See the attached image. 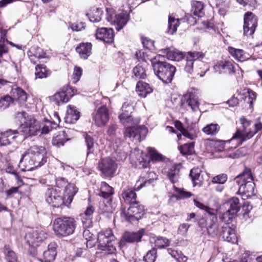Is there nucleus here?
Here are the masks:
<instances>
[{
	"label": "nucleus",
	"mask_w": 262,
	"mask_h": 262,
	"mask_svg": "<svg viewBox=\"0 0 262 262\" xmlns=\"http://www.w3.org/2000/svg\"><path fill=\"white\" fill-rule=\"evenodd\" d=\"M85 142L86 146V156L88 157L91 154H93L95 151L94 142L93 138L86 135L85 136Z\"/></svg>",
	"instance_id": "44"
},
{
	"label": "nucleus",
	"mask_w": 262,
	"mask_h": 262,
	"mask_svg": "<svg viewBox=\"0 0 262 262\" xmlns=\"http://www.w3.org/2000/svg\"><path fill=\"white\" fill-rule=\"evenodd\" d=\"M133 106L128 102H124L122 105L121 113L119 115L120 122L124 125H134L140 122V119L135 118L133 115Z\"/></svg>",
	"instance_id": "7"
},
{
	"label": "nucleus",
	"mask_w": 262,
	"mask_h": 262,
	"mask_svg": "<svg viewBox=\"0 0 262 262\" xmlns=\"http://www.w3.org/2000/svg\"><path fill=\"white\" fill-rule=\"evenodd\" d=\"M136 91L140 96L145 98L152 92V89L148 83L140 81L136 85Z\"/></svg>",
	"instance_id": "30"
},
{
	"label": "nucleus",
	"mask_w": 262,
	"mask_h": 262,
	"mask_svg": "<svg viewBox=\"0 0 262 262\" xmlns=\"http://www.w3.org/2000/svg\"><path fill=\"white\" fill-rule=\"evenodd\" d=\"M98 168L104 176L112 177L117 170V164L114 160L105 158L100 160L98 163Z\"/></svg>",
	"instance_id": "8"
},
{
	"label": "nucleus",
	"mask_w": 262,
	"mask_h": 262,
	"mask_svg": "<svg viewBox=\"0 0 262 262\" xmlns=\"http://www.w3.org/2000/svg\"><path fill=\"white\" fill-rule=\"evenodd\" d=\"M144 214V206L137 202L130 205L126 211H123L121 213V217L126 222L134 223L141 219Z\"/></svg>",
	"instance_id": "6"
},
{
	"label": "nucleus",
	"mask_w": 262,
	"mask_h": 262,
	"mask_svg": "<svg viewBox=\"0 0 262 262\" xmlns=\"http://www.w3.org/2000/svg\"><path fill=\"white\" fill-rule=\"evenodd\" d=\"M45 154L44 147L36 145L31 146L23 155L19 161V166H24L26 170H31L34 168L41 166L47 162Z\"/></svg>",
	"instance_id": "1"
},
{
	"label": "nucleus",
	"mask_w": 262,
	"mask_h": 262,
	"mask_svg": "<svg viewBox=\"0 0 262 262\" xmlns=\"http://www.w3.org/2000/svg\"><path fill=\"white\" fill-rule=\"evenodd\" d=\"M189 176L193 183V186H201L204 181L202 171L198 168H193L190 170Z\"/></svg>",
	"instance_id": "25"
},
{
	"label": "nucleus",
	"mask_w": 262,
	"mask_h": 262,
	"mask_svg": "<svg viewBox=\"0 0 262 262\" xmlns=\"http://www.w3.org/2000/svg\"><path fill=\"white\" fill-rule=\"evenodd\" d=\"M142 151L138 148H135L132 150L130 154V158L132 161L134 162L136 166L140 167H147L149 163V161H147L143 157Z\"/></svg>",
	"instance_id": "17"
},
{
	"label": "nucleus",
	"mask_w": 262,
	"mask_h": 262,
	"mask_svg": "<svg viewBox=\"0 0 262 262\" xmlns=\"http://www.w3.org/2000/svg\"><path fill=\"white\" fill-rule=\"evenodd\" d=\"M156 258V250L152 249L148 251L143 257V260L145 262H155Z\"/></svg>",
	"instance_id": "59"
},
{
	"label": "nucleus",
	"mask_w": 262,
	"mask_h": 262,
	"mask_svg": "<svg viewBox=\"0 0 262 262\" xmlns=\"http://www.w3.org/2000/svg\"><path fill=\"white\" fill-rule=\"evenodd\" d=\"M122 197L124 199V201L129 204L132 205L134 202H137L136 199V193L134 190L128 189L124 190L122 193Z\"/></svg>",
	"instance_id": "34"
},
{
	"label": "nucleus",
	"mask_w": 262,
	"mask_h": 262,
	"mask_svg": "<svg viewBox=\"0 0 262 262\" xmlns=\"http://www.w3.org/2000/svg\"><path fill=\"white\" fill-rule=\"evenodd\" d=\"M144 232V229H143L136 232H125L120 241V246H124L126 243H134L140 242Z\"/></svg>",
	"instance_id": "14"
},
{
	"label": "nucleus",
	"mask_w": 262,
	"mask_h": 262,
	"mask_svg": "<svg viewBox=\"0 0 262 262\" xmlns=\"http://www.w3.org/2000/svg\"><path fill=\"white\" fill-rule=\"evenodd\" d=\"M225 141L223 140L215 141L213 143V147L216 151H223L225 148Z\"/></svg>",
	"instance_id": "62"
},
{
	"label": "nucleus",
	"mask_w": 262,
	"mask_h": 262,
	"mask_svg": "<svg viewBox=\"0 0 262 262\" xmlns=\"http://www.w3.org/2000/svg\"><path fill=\"white\" fill-rule=\"evenodd\" d=\"M214 70L216 72L219 71L220 73L221 70H224L229 74L235 72L233 63L229 61H220L214 66Z\"/></svg>",
	"instance_id": "26"
},
{
	"label": "nucleus",
	"mask_w": 262,
	"mask_h": 262,
	"mask_svg": "<svg viewBox=\"0 0 262 262\" xmlns=\"http://www.w3.org/2000/svg\"><path fill=\"white\" fill-rule=\"evenodd\" d=\"M19 132L16 129H9L0 134V145L7 146L12 143L18 136Z\"/></svg>",
	"instance_id": "16"
},
{
	"label": "nucleus",
	"mask_w": 262,
	"mask_h": 262,
	"mask_svg": "<svg viewBox=\"0 0 262 262\" xmlns=\"http://www.w3.org/2000/svg\"><path fill=\"white\" fill-rule=\"evenodd\" d=\"M166 56L168 59L174 61H179L183 58L182 53L176 50H168Z\"/></svg>",
	"instance_id": "47"
},
{
	"label": "nucleus",
	"mask_w": 262,
	"mask_h": 262,
	"mask_svg": "<svg viewBox=\"0 0 262 262\" xmlns=\"http://www.w3.org/2000/svg\"><path fill=\"white\" fill-rule=\"evenodd\" d=\"M114 32L111 28H101L98 29L96 33L97 39L106 43H112L114 40Z\"/></svg>",
	"instance_id": "19"
},
{
	"label": "nucleus",
	"mask_w": 262,
	"mask_h": 262,
	"mask_svg": "<svg viewBox=\"0 0 262 262\" xmlns=\"http://www.w3.org/2000/svg\"><path fill=\"white\" fill-rule=\"evenodd\" d=\"M102 13L103 12L101 9L96 8L94 9L92 13L89 14L88 15H89V18L91 21L97 23L101 20Z\"/></svg>",
	"instance_id": "46"
},
{
	"label": "nucleus",
	"mask_w": 262,
	"mask_h": 262,
	"mask_svg": "<svg viewBox=\"0 0 262 262\" xmlns=\"http://www.w3.org/2000/svg\"><path fill=\"white\" fill-rule=\"evenodd\" d=\"M170 241L164 237L159 236L155 241V246L158 248H163L168 246L170 244Z\"/></svg>",
	"instance_id": "52"
},
{
	"label": "nucleus",
	"mask_w": 262,
	"mask_h": 262,
	"mask_svg": "<svg viewBox=\"0 0 262 262\" xmlns=\"http://www.w3.org/2000/svg\"><path fill=\"white\" fill-rule=\"evenodd\" d=\"M234 181L239 186L238 192L241 194L243 199H247L255 195V184L251 170L246 168L241 174L236 176Z\"/></svg>",
	"instance_id": "2"
},
{
	"label": "nucleus",
	"mask_w": 262,
	"mask_h": 262,
	"mask_svg": "<svg viewBox=\"0 0 262 262\" xmlns=\"http://www.w3.org/2000/svg\"><path fill=\"white\" fill-rule=\"evenodd\" d=\"M76 226L75 220L69 216H62L55 219L52 225L55 234L60 237H67L73 234Z\"/></svg>",
	"instance_id": "3"
},
{
	"label": "nucleus",
	"mask_w": 262,
	"mask_h": 262,
	"mask_svg": "<svg viewBox=\"0 0 262 262\" xmlns=\"http://www.w3.org/2000/svg\"><path fill=\"white\" fill-rule=\"evenodd\" d=\"M191 13L193 15L201 17L204 16V5L202 2L194 1L192 2Z\"/></svg>",
	"instance_id": "32"
},
{
	"label": "nucleus",
	"mask_w": 262,
	"mask_h": 262,
	"mask_svg": "<svg viewBox=\"0 0 262 262\" xmlns=\"http://www.w3.org/2000/svg\"><path fill=\"white\" fill-rule=\"evenodd\" d=\"M4 252L7 262H18L15 253L9 246H5Z\"/></svg>",
	"instance_id": "42"
},
{
	"label": "nucleus",
	"mask_w": 262,
	"mask_h": 262,
	"mask_svg": "<svg viewBox=\"0 0 262 262\" xmlns=\"http://www.w3.org/2000/svg\"><path fill=\"white\" fill-rule=\"evenodd\" d=\"M57 244L55 242L50 243L47 249L43 253V258L39 259L40 262H53L57 255Z\"/></svg>",
	"instance_id": "18"
},
{
	"label": "nucleus",
	"mask_w": 262,
	"mask_h": 262,
	"mask_svg": "<svg viewBox=\"0 0 262 262\" xmlns=\"http://www.w3.org/2000/svg\"><path fill=\"white\" fill-rule=\"evenodd\" d=\"M179 25L180 23L179 19H175L173 17L169 16L168 33L170 34H173L177 31V28Z\"/></svg>",
	"instance_id": "43"
},
{
	"label": "nucleus",
	"mask_w": 262,
	"mask_h": 262,
	"mask_svg": "<svg viewBox=\"0 0 262 262\" xmlns=\"http://www.w3.org/2000/svg\"><path fill=\"white\" fill-rule=\"evenodd\" d=\"M114 194L113 188L109 186L106 182H102L101 184L100 192L99 195L104 199L109 198Z\"/></svg>",
	"instance_id": "35"
},
{
	"label": "nucleus",
	"mask_w": 262,
	"mask_h": 262,
	"mask_svg": "<svg viewBox=\"0 0 262 262\" xmlns=\"http://www.w3.org/2000/svg\"><path fill=\"white\" fill-rule=\"evenodd\" d=\"M147 133V128L144 126H133L126 127L124 134L126 137H133L134 139L140 142L145 138Z\"/></svg>",
	"instance_id": "12"
},
{
	"label": "nucleus",
	"mask_w": 262,
	"mask_h": 262,
	"mask_svg": "<svg viewBox=\"0 0 262 262\" xmlns=\"http://www.w3.org/2000/svg\"><path fill=\"white\" fill-rule=\"evenodd\" d=\"M39 123L34 119H31L22 124L20 126V132L25 137L35 136L40 132Z\"/></svg>",
	"instance_id": "11"
},
{
	"label": "nucleus",
	"mask_w": 262,
	"mask_h": 262,
	"mask_svg": "<svg viewBox=\"0 0 262 262\" xmlns=\"http://www.w3.org/2000/svg\"><path fill=\"white\" fill-rule=\"evenodd\" d=\"M194 204L196 207L200 208L201 210H203L205 211L206 212H207L209 214L211 215H215L216 213V210L209 208V207L205 205L201 202L196 200H194L193 201Z\"/></svg>",
	"instance_id": "48"
},
{
	"label": "nucleus",
	"mask_w": 262,
	"mask_h": 262,
	"mask_svg": "<svg viewBox=\"0 0 262 262\" xmlns=\"http://www.w3.org/2000/svg\"><path fill=\"white\" fill-rule=\"evenodd\" d=\"M78 189L74 185L72 184H68L65 187L64 192V199L66 204H70L72 200L73 196L77 192Z\"/></svg>",
	"instance_id": "29"
},
{
	"label": "nucleus",
	"mask_w": 262,
	"mask_h": 262,
	"mask_svg": "<svg viewBox=\"0 0 262 262\" xmlns=\"http://www.w3.org/2000/svg\"><path fill=\"white\" fill-rule=\"evenodd\" d=\"M134 75L138 78L144 79L146 77L144 69L140 65H137L133 69Z\"/></svg>",
	"instance_id": "56"
},
{
	"label": "nucleus",
	"mask_w": 262,
	"mask_h": 262,
	"mask_svg": "<svg viewBox=\"0 0 262 262\" xmlns=\"http://www.w3.org/2000/svg\"><path fill=\"white\" fill-rule=\"evenodd\" d=\"M178 148L183 155H191L194 152V142L184 144Z\"/></svg>",
	"instance_id": "37"
},
{
	"label": "nucleus",
	"mask_w": 262,
	"mask_h": 262,
	"mask_svg": "<svg viewBox=\"0 0 262 262\" xmlns=\"http://www.w3.org/2000/svg\"><path fill=\"white\" fill-rule=\"evenodd\" d=\"M129 14L127 12H122L116 14L113 20L116 24V29L117 31L120 30L126 24L129 20Z\"/></svg>",
	"instance_id": "24"
},
{
	"label": "nucleus",
	"mask_w": 262,
	"mask_h": 262,
	"mask_svg": "<svg viewBox=\"0 0 262 262\" xmlns=\"http://www.w3.org/2000/svg\"><path fill=\"white\" fill-rule=\"evenodd\" d=\"M235 216L236 214L233 213V212H231L230 210L228 209L220 216V219L222 221L227 224H229L232 221V219Z\"/></svg>",
	"instance_id": "58"
},
{
	"label": "nucleus",
	"mask_w": 262,
	"mask_h": 262,
	"mask_svg": "<svg viewBox=\"0 0 262 262\" xmlns=\"http://www.w3.org/2000/svg\"><path fill=\"white\" fill-rule=\"evenodd\" d=\"M179 173V169L176 167L173 166L168 170L167 177L172 183H175L178 181Z\"/></svg>",
	"instance_id": "45"
},
{
	"label": "nucleus",
	"mask_w": 262,
	"mask_h": 262,
	"mask_svg": "<svg viewBox=\"0 0 262 262\" xmlns=\"http://www.w3.org/2000/svg\"><path fill=\"white\" fill-rule=\"evenodd\" d=\"M53 101L59 105L60 103L67 102L69 100V97L64 91H61L56 93L52 98Z\"/></svg>",
	"instance_id": "41"
},
{
	"label": "nucleus",
	"mask_w": 262,
	"mask_h": 262,
	"mask_svg": "<svg viewBox=\"0 0 262 262\" xmlns=\"http://www.w3.org/2000/svg\"><path fill=\"white\" fill-rule=\"evenodd\" d=\"M114 240L115 236L111 230H106L99 233L97 236L99 249L105 251L107 254L114 253L116 251L113 243Z\"/></svg>",
	"instance_id": "5"
},
{
	"label": "nucleus",
	"mask_w": 262,
	"mask_h": 262,
	"mask_svg": "<svg viewBox=\"0 0 262 262\" xmlns=\"http://www.w3.org/2000/svg\"><path fill=\"white\" fill-rule=\"evenodd\" d=\"M257 25V18L251 12H247L244 17V35L249 36L253 35Z\"/></svg>",
	"instance_id": "9"
},
{
	"label": "nucleus",
	"mask_w": 262,
	"mask_h": 262,
	"mask_svg": "<svg viewBox=\"0 0 262 262\" xmlns=\"http://www.w3.org/2000/svg\"><path fill=\"white\" fill-rule=\"evenodd\" d=\"M76 51L81 58L86 59L91 54L92 44L89 42L81 43L76 47Z\"/></svg>",
	"instance_id": "27"
},
{
	"label": "nucleus",
	"mask_w": 262,
	"mask_h": 262,
	"mask_svg": "<svg viewBox=\"0 0 262 262\" xmlns=\"http://www.w3.org/2000/svg\"><path fill=\"white\" fill-rule=\"evenodd\" d=\"M93 120L98 126H103L109 120V112L106 106L100 107L93 116Z\"/></svg>",
	"instance_id": "15"
},
{
	"label": "nucleus",
	"mask_w": 262,
	"mask_h": 262,
	"mask_svg": "<svg viewBox=\"0 0 262 262\" xmlns=\"http://www.w3.org/2000/svg\"><path fill=\"white\" fill-rule=\"evenodd\" d=\"M82 73V70L81 68L75 67L73 74V79L74 83H76L79 80Z\"/></svg>",
	"instance_id": "61"
},
{
	"label": "nucleus",
	"mask_w": 262,
	"mask_h": 262,
	"mask_svg": "<svg viewBox=\"0 0 262 262\" xmlns=\"http://www.w3.org/2000/svg\"><path fill=\"white\" fill-rule=\"evenodd\" d=\"M262 129V123L258 122L254 124V130H249L248 133L245 135L244 140H248L251 139L258 131Z\"/></svg>",
	"instance_id": "53"
},
{
	"label": "nucleus",
	"mask_w": 262,
	"mask_h": 262,
	"mask_svg": "<svg viewBox=\"0 0 262 262\" xmlns=\"http://www.w3.org/2000/svg\"><path fill=\"white\" fill-rule=\"evenodd\" d=\"M151 63L154 72L159 79L165 83L171 82L176 71L174 66L166 62L157 61L156 59Z\"/></svg>",
	"instance_id": "4"
},
{
	"label": "nucleus",
	"mask_w": 262,
	"mask_h": 262,
	"mask_svg": "<svg viewBox=\"0 0 262 262\" xmlns=\"http://www.w3.org/2000/svg\"><path fill=\"white\" fill-rule=\"evenodd\" d=\"M221 235L224 241L229 243L234 244L236 243L237 241L234 230L227 225L223 226Z\"/></svg>",
	"instance_id": "22"
},
{
	"label": "nucleus",
	"mask_w": 262,
	"mask_h": 262,
	"mask_svg": "<svg viewBox=\"0 0 262 262\" xmlns=\"http://www.w3.org/2000/svg\"><path fill=\"white\" fill-rule=\"evenodd\" d=\"M64 133L62 132L59 134L57 136L54 137L52 139V144L53 145L58 147L63 146L68 139H64Z\"/></svg>",
	"instance_id": "49"
},
{
	"label": "nucleus",
	"mask_w": 262,
	"mask_h": 262,
	"mask_svg": "<svg viewBox=\"0 0 262 262\" xmlns=\"http://www.w3.org/2000/svg\"><path fill=\"white\" fill-rule=\"evenodd\" d=\"M237 93L238 95L243 96L242 98L245 99V100L249 103L250 106L252 105L253 100L256 99V93L248 89H241L240 91H237Z\"/></svg>",
	"instance_id": "31"
},
{
	"label": "nucleus",
	"mask_w": 262,
	"mask_h": 262,
	"mask_svg": "<svg viewBox=\"0 0 262 262\" xmlns=\"http://www.w3.org/2000/svg\"><path fill=\"white\" fill-rule=\"evenodd\" d=\"M254 259V257L252 255L250 254V252L247 251L243 254L241 262H252Z\"/></svg>",
	"instance_id": "64"
},
{
	"label": "nucleus",
	"mask_w": 262,
	"mask_h": 262,
	"mask_svg": "<svg viewBox=\"0 0 262 262\" xmlns=\"http://www.w3.org/2000/svg\"><path fill=\"white\" fill-rule=\"evenodd\" d=\"M186 57L187 59L192 60L194 62H199L200 59H202L204 57V54L202 52L197 51L189 52Z\"/></svg>",
	"instance_id": "51"
},
{
	"label": "nucleus",
	"mask_w": 262,
	"mask_h": 262,
	"mask_svg": "<svg viewBox=\"0 0 262 262\" xmlns=\"http://www.w3.org/2000/svg\"><path fill=\"white\" fill-rule=\"evenodd\" d=\"M149 159L153 162H159L162 160L163 156L152 148H148Z\"/></svg>",
	"instance_id": "50"
},
{
	"label": "nucleus",
	"mask_w": 262,
	"mask_h": 262,
	"mask_svg": "<svg viewBox=\"0 0 262 262\" xmlns=\"http://www.w3.org/2000/svg\"><path fill=\"white\" fill-rule=\"evenodd\" d=\"M220 129V127L217 124L211 123L205 126L202 131L207 135L213 136L219 132Z\"/></svg>",
	"instance_id": "40"
},
{
	"label": "nucleus",
	"mask_w": 262,
	"mask_h": 262,
	"mask_svg": "<svg viewBox=\"0 0 262 262\" xmlns=\"http://www.w3.org/2000/svg\"><path fill=\"white\" fill-rule=\"evenodd\" d=\"M35 78H43L47 77L50 72L43 64H38L35 67Z\"/></svg>",
	"instance_id": "36"
},
{
	"label": "nucleus",
	"mask_w": 262,
	"mask_h": 262,
	"mask_svg": "<svg viewBox=\"0 0 262 262\" xmlns=\"http://www.w3.org/2000/svg\"><path fill=\"white\" fill-rule=\"evenodd\" d=\"M227 180V176L226 174H220L214 177L212 179V183L213 184H224Z\"/></svg>",
	"instance_id": "60"
},
{
	"label": "nucleus",
	"mask_w": 262,
	"mask_h": 262,
	"mask_svg": "<svg viewBox=\"0 0 262 262\" xmlns=\"http://www.w3.org/2000/svg\"><path fill=\"white\" fill-rule=\"evenodd\" d=\"M46 201L52 206L59 207L63 204H66L65 201L56 189L53 188H48L46 193Z\"/></svg>",
	"instance_id": "13"
},
{
	"label": "nucleus",
	"mask_w": 262,
	"mask_h": 262,
	"mask_svg": "<svg viewBox=\"0 0 262 262\" xmlns=\"http://www.w3.org/2000/svg\"><path fill=\"white\" fill-rule=\"evenodd\" d=\"M156 174L154 172H150L148 173V177L146 178V180L142 183H140L137 188H135L136 190H139L140 189L145 186L147 183H151L155 179H156Z\"/></svg>",
	"instance_id": "57"
},
{
	"label": "nucleus",
	"mask_w": 262,
	"mask_h": 262,
	"mask_svg": "<svg viewBox=\"0 0 262 262\" xmlns=\"http://www.w3.org/2000/svg\"><path fill=\"white\" fill-rule=\"evenodd\" d=\"M79 117L80 112L76 110L75 107L69 106L67 119H69L71 123H74L79 119Z\"/></svg>",
	"instance_id": "39"
},
{
	"label": "nucleus",
	"mask_w": 262,
	"mask_h": 262,
	"mask_svg": "<svg viewBox=\"0 0 262 262\" xmlns=\"http://www.w3.org/2000/svg\"><path fill=\"white\" fill-rule=\"evenodd\" d=\"M227 205L229 206L228 209L235 214H236L240 210L239 201L236 197H232L227 202Z\"/></svg>",
	"instance_id": "38"
},
{
	"label": "nucleus",
	"mask_w": 262,
	"mask_h": 262,
	"mask_svg": "<svg viewBox=\"0 0 262 262\" xmlns=\"http://www.w3.org/2000/svg\"><path fill=\"white\" fill-rule=\"evenodd\" d=\"M246 148L242 147L238 149L235 152L232 153L229 155V157L231 158H237L240 156H244L247 154Z\"/></svg>",
	"instance_id": "63"
},
{
	"label": "nucleus",
	"mask_w": 262,
	"mask_h": 262,
	"mask_svg": "<svg viewBox=\"0 0 262 262\" xmlns=\"http://www.w3.org/2000/svg\"><path fill=\"white\" fill-rule=\"evenodd\" d=\"M47 237L45 231L41 229H37L28 232L26 235L27 243L30 246L37 247Z\"/></svg>",
	"instance_id": "10"
},
{
	"label": "nucleus",
	"mask_w": 262,
	"mask_h": 262,
	"mask_svg": "<svg viewBox=\"0 0 262 262\" xmlns=\"http://www.w3.org/2000/svg\"><path fill=\"white\" fill-rule=\"evenodd\" d=\"M228 51L229 54L235 59L238 61H244L250 58V55L242 49H235L232 47H229Z\"/></svg>",
	"instance_id": "23"
},
{
	"label": "nucleus",
	"mask_w": 262,
	"mask_h": 262,
	"mask_svg": "<svg viewBox=\"0 0 262 262\" xmlns=\"http://www.w3.org/2000/svg\"><path fill=\"white\" fill-rule=\"evenodd\" d=\"M206 228L207 233L210 236L215 237L217 235L219 225L215 215L212 217V219L207 222Z\"/></svg>",
	"instance_id": "28"
},
{
	"label": "nucleus",
	"mask_w": 262,
	"mask_h": 262,
	"mask_svg": "<svg viewBox=\"0 0 262 262\" xmlns=\"http://www.w3.org/2000/svg\"><path fill=\"white\" fill-rule=\"evenodd\" d=\"M182 101H184L183 104H186L193 112L199 111L200 103L198 101V98L193 92H188L184 96V98Z\"/></svg>",
	"instance_id": "21"
},
{
	"label": "nucleus",
	"mask_w": 262,
	"mask_h": 262,
	"mask_svg": "<svg viewBox=\"0 0 262 262\" xmlns=\"http://www.w3.org/2000/svg\"><path fill=\"white\" fill-rule=\"evenodd\" d=\"M12 92L13 96L15 97L20 103H24L27 99V94L21 88L16 86L12 88Z\"/></svg>",
	"instance_id": "33"
},
{
	"label": "nucleus",
	"mask_w": 262,
	"mask_h": 262,
	"mask_svg": "<svg viewBox=\"0 0 262 262\" xmlns=\"http://www.w3.org/2000/svg\"><path fill=\"white\" fill-rule=\"evenodd\" d=\"M99 212L100 214H108L112 212V207L110 204H106L104 201L101 202L99 206Z\"/></svg>",
	"instance_id": "55"
},
{
	"label": "nucleus",
	"mask_w": 262,
	"mask_h": 262,
	"mask_svg": "<svg viewBox=\"0 0 262 262\" xmlns=\"http://www.w3.org/2000/svg\"><path fill=\"white\" fill-rule=\"evenodd\" d=\"M240 122L242 125V127L236 130L232 139L239 138L241 139V143H242L246 141L244 140L245 135L247 134L249 130H251L250 128H248L251 124V121L248 120L245 117H241Z\"/></svg>",
	"instance_id": "20"
},
{
	"label": "nucleus",
	"mask_w": 262,
	"mask_h": 262,
	"mask_svg": "<svg viewBox=\"0 0 262 262\" xmlns=\"http://www.w3.org/2000/svg\"><path fill=\"white\" fill-rule=\"evenodd\" d=\"M13 102L12 98L9 95H6L0 99V109L4 110L8 108Z\"/></svg>",
	"instance_id": "54"
}]
</instances>
